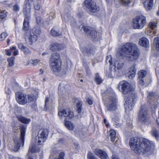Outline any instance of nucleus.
Segmentation results:
<instances>
[{
    "label": "nucleus",
    "instance_id": "obj_40",
    "mask_svg": "<svg viewBox=\"0 0 159 159\" xmlns=\"http://www.w3.org/2000/svg\"><path fill=\"white\" fill-rule=\"evenodd\" d=\"M39 61V60L38 59L35 60L31 59L30 61V63L33 66H36L38 65Z\"/></svg>",
    "mask_w": 159,
    "mask_h": 159
},
{
    "label": "nucleus",
    "instance_id": "obj_14",
    "mask_svg": "<svg viewBox=\"0 0 159 159\" xmlns=\"http://www.w3.org/2000/svg\"><path fill=\"white\" fill-rule=\"evenodd\" d=\"M31 6L30 3L24 2L23 12L25 17L31 18Z\"/></svg>",
    "mask_w": 159,
    "mask_h": 159
},
{
    "label": "nucleus",
    "instance_id": "obj_11",
    "mask_svg": "<svg viewBox=\"0 0 159 159\" xmlns=\"http://www.w3.org/2000/svg\"><path fill=\"white\" fill-rule=\"evenodd\" d=\"M16 98L17 102L20 105H24L27 103L26 95L22 93H16Z\"/></svg>",
    "mask_w": 159,
    "mask_h": 159
},
{
    "label": "nucleus",
    "instance_id": "obj_52",
    "mask_svg": "<svg viewBox=\"0 0 159 159\" xmlns=\"http://www.w3.org/2000/svg\"><path fill=\"white\" fill-rule=\"evenodd\" d=\"M86 102L89 105H92L93 102L92 100L90 98H88L86 99Z\"/></svg>",
    "mask_w": 159,
    "mask_h": 159
},
{
    "label": "nucleus",
    "instance_id": "obj_18",
    "mask_svg": "<svg viewBox=\"0 0 159 159\" xmlns=\"http://www.w3.org/2000/svg\"><path fill=\"white\" fill-rule=\"evenodd\" d=\"M137 45L135 44L130 43H127L124 44L121 48V50L123 52L129 51L133 49L134 47H136Z\"/></svg>",
    "mask_w": 159,
    "mask_h": 159
},
{
    "label": "nucleus",
    "instance_id": "obj_23",
    "mask_svg": "<svg viewBox=\"0 0 159 159\" xmlns=\"http://www.w3.org/2000/svg\"><path fill=\"white\" fill-rule=\"evenodd\" d=\"M17 118L19 121L24 124H28L30 121V119H27L20 115L17 116Z\"/></svg>",
    "mask_w": 159,
    "mask_h": 159
},
{
    "label": "nucleus",
    "instance_id": "obj_35",
    "mask_svg": "<svg viewBox=\"0 0 159 159\" xmlns=\"http://www.w3.org/2000/svg\"><path fill=\"white\" fill-rule=\"evenodd\" d=\"M94 79L95 81L98 84H101L102 82V80L101 78L99 77L98 74H96Z\"/></svg>",
    "mask_w": 159,
    "mask_h": 159
},
{
    "label": "nucleus",
    "instance_id": "obj_2",
    "mask_svg": "<svg viewBox=\"0 0 159 159\" xmlns=\"http://www.w3.org/2000/svg\"><path fill=\"white\" fill-rule=\"evenodd\" d=\"M40 33L41 30L39 26L33 27L31 30L26 31L24 34V38L26 43L30 45H32L37 41Z\"/></svg>",
    "mask_w": 159,
    "mask_h": 159
},
{
    "label": "nucleus",
    "instance_id": "obj_20",
    "mask_svg": "<svg viewBox=\"0 0 159 159\" xmlns=\"http://www.w3.org/2000/svg\"><path fill=\"white\" fill-rule=\"evenodd\" d=\"M18 46L25 54V55H30L31 53V51L27 47L24 46L21 43H19L18 44Z\"/></svg>",
    "mask_w": 159,
    "mask_h": 159
},
{
    "label": "nucleus",
    "instance_id": "obj_49",
    "mask_svg": "<svg viewBox=\"0 0 159 159\" xmlns=\"http://www.w3.org/2000/svg\"><path fill=\"white\" fill-rule=\"evenodd\" d=\"M49 98L48 97H46V99L45 100V107L44 108V110L45 111H46L47 110V103L48 102Z\"/></svg>",
    "mask_w": 159,
    "mask_h": 159
},
{
    "label": "nucleus",
    "instance_id": "obj_22",
    "mask_svg": "<svg viewBox=\"0 0 159 159\" xmlns=\"http://www.w3.org/2000/svg\"><path fill=\"white\" fill-rule=\"evenodd\" d=\"M30 18L25 17L23 24V29L24 30L29 31L28 30L29 27V20Z\"/></svg>",
    "mask_w": 159,
    "mask_h": 159
},
{
    "label": "nucleus",
    "instance_id": "obj_45",
    "mask_svg": "<svg viewBox=\"0 0 159 159\" xmlns=\"http://www.w3.org/2000/svg\"><path fill=\"white\" fill-rule=\"evenodd\" d=\"M7 16V14L5 11H0V18L1 19H4Z\"/></svg>",
    "mask_w": 159,
    "mask_h": 159
},
{
    "label": "nucleus",
    "instance_id": "obj_5",
    "mask_svg": "<svg viewBox=\"0 0 159 159\" xmlns=\"http://www.w3.org/2000/svg\"><path fill=\"white\" fill-rule=\"evenodd\" d=\"M20 139L16 138L14 139V141L15 143L14 150L15 151H17L20 148L21 145L24 146L25 136V133L26 128L23 126H21L20 128Z\"/></svg>",
    "mask_w": 159,
    "mask_h": 159
},
{
    "label": "nucleus",
    "instance_id": "obj_9",
    "mask_svg": "<svg viewBox=\"0 0 159 159\" xmlns=\"http://www.w3.org/2000/svg\"><path fill=\"white\" fill-rule=\"evenodd\" d=\"M125 102L124 105L125 111L127 113L132 110L134 105V99L133 97H130L128 96L124 97Z\"/></svg>",
    "mask_w": 159,
    "mask_h": 159
},
{
    "label": "nucleus",
    "instance_id": "obj_1",
    "mask_svg": "<svg viewBox=\"0 0 159 159\" xmlns=\"http://www.w3.org/2000/svg\"><path fill=\"white\" fill-rule=\"evenodd\" d=\"M149 141L145 138L133 137L130 139L129 145L131 149L137 154L149 151Z\"/></svg>",
    "mask_w": 159,
    "mask_h": 159
},
{
    "label": "nucleus",
    "instance_id": "obj_6",
    "mask_svg": "<svg viewBox=\"0 0 159 159\" xmlns=\"http://www.w3.org/2000/svg\"><path fill=\"white\" fill-rule=\"evenodd\" d=\"M148 108L145 106H143L138 115V121L142 124H145L149 120Z\"/></svg>",
    "mask_w": 159,
    "mask_h": 159
},
{
    "label": "nucleus",
    "instance_id": "obj_60",
    "mask_svg": "<svg viewBox=\"0 0 159 159\" xmlns=\"http://www.w3.org/2000/svg\"><path fill=\"white\" fill-rule=\"evenodd\" d=\"M111 159H119L117 156L114 155L112 157Z\"/></svg>",
    "mask_w": 159,
    "mask_h": 159
},
{
    "label": "nucleus",
    "instance_id": "obj_4",
    "mask_svg": "<svg viewBox=\"0 0 159 159\" xmlns=\"http://www.w3.org/2000/svg\"><path fill=\"white\" fill-rule=\"evenodd\" d=\"M121 87L122 92L124 94L128 96V95H130L133 94L134 91L131 85L128 82L125 81H122L120 82L118 86V88L119 89Z\"/></svg>",
    "mask_w": 159,
    "mask_h": 159
},
{
    "label": "nucleus",
    "instance_id": "obj_32",
    "mask_svg": "<svg viewBox=\"0 0 159 159\" xmlns=\"http://www.w3.org/2000/svg\"><path fill=\"white\" fill-rule=\"evenodd\" d=\"M147 74V72L144 70H141L139 71L138 73L139 79L143 78L145 77Z\"/></svg>",
    "mask_w": 159,
    "mask_h": 159
},
{
    "label": "nucleus",
    "instance_id": "obj_42",
    "mask_svg": "<svg viewBox=\"0 0 159 159\" xmlns=\"http://www.w3.org/2000/svg\"><path fill=\"white\" fill-rule=\"evenodd\" d=\"M155 149V144L153 142L150 141V151H151L152 153H153V152Z\"/></svg>",
    "mask_w": 159,
    "mask_h": 159
},
{
    "label": "nucleus",
    "instance_id": "obj_34",
    "mask_svg": "<svg viewBox=\"0 0 159 159\" xmlns=\"http://www.w3.org/2000/svg\"><path fill=\"white\" fill-rule=\"evenodd\" d=\"M154 46L156 47L157 50H159V37H158L155 38L154 42Z\"/></svg>",
    "mask_w": 159,
    "mask_h": 159
},
{
    "label": "nucleus",
    "instance_id": "obj_7",
    "mask_svg": "<svg viewBox=\"0 0 159 159\" xmlns=\"http://www.w3.org/2000/svg\"><path fill=\"white\" fill-rule=\"evenodd\" d=\"M146 22V17L143 16H139L134 18L133 25L135 29H141L145 25Z\"/></svg>",
    "mask_w": 159,
    "mask_h": 159
},
{
    "label": "nucleus",
    "instance_id": "obj_12",
    "mask_svg": "<svg viewBox=\"0 0 159 159\" xmlns=\"http://www.w3.org/2000/svg\"><path fill=\"white\" fill-rule=\"evenodd\" d=\"M116 102L117 100L115 97H110L106 106L107 110L110 111L115 110L116 108Z\"/></svg>",
    "mask_w": 159,
    "mask_h": 159
},
{
    "label": "nucleus",
    "instance_id": "obj_63",
    "mask_svg": "<svg viewBox=\"0 0 159 159\" xmlns=\"http://www.w3.org/2000/svg\"><path fill=\"white\" fill-rule=\"evenodd\" d=\"M46 54H47V53L46 52H44V53H43L42 54V55L43 56V55H46Z\"/></svg>",
    "mask_w": 159,
    "mask_h": 159
},
{
    "label": "nucleus",
    "instance_id": "obj_16",
    "mask_svg": "<svg viewBox=\"0 0 159 159\" xmlns=\"http://www.w3.org/2000/svg\"><path fill=\"white\" fill-rule=\"evenodd\" d=\"M94 153L101 159H107L108 158L107 152L102 150L96 149L95 150Z\"/></svg>",
    "mask_w": 159,
    "mask_h": 159
},
{
    "label": "nucleus",
    "instance_id": "obj_33",
    "mask_svg": "<svg viewBox=\"0 0 159 159\" xmlns=\"http://www.w3.org/2000/svg\"><path fill=\"white\" fill-rule=\"evenodd\" d=\"M144 7L147 11H149V0H142Z\"/></svg>",
    "mask_w": 159,
    "mask_h": 159
},
{
    "label": "nucleus",
    "instance_id": "obj_43",
    "mask_svg": "<svg viewBox=\"0 0 159 159\" xmlns=\"http://www.w3.org/2000/svg\"><path fill=\"white\" fill-rule=\"evenodd\" d=\"M7 61L9 63V66H12L14 65V58L11 57L7 59Z\"/></svg>",
    "mask_w": 159,
    "mask_h": 159
},
{
    "label": "nucleus",
    "instance_id": "obj_17",
    "mask_svg": "<svg viewBox=\"0 0 159 159\" xmlns=\"http://www.w3.org/2000/svg\"><path fill=\"white\" fill-rule=\"evenodd\" d=\"M135 66L136 65L133 64L129 69V71L128 73V75L130 79H133L135 77L136 71Z\"/></svg>",
    "mask_w": 159,
    "mask_h": 159
},
{
    "label": "nucleus",
    "instance_id": "obj_28",
    "mask_svg": "<svg viewBox=\"0 0 159 159\" xmlns=\"http://www.w3.org/2000/svg\"><path fill=\"white\" fill-rule=\"evenodd\" d=\"M27 103H29L32 101H34L36 100V97L33 94H29L27 96Z\"/></svg>",
    "mask_w": 159,
    "mask_h": 159
},
{
    "label": "nucleus",
    "instance_id": "obj_27",
    "mask_svg": "<svg viewBox=\"0 0 159 159\" xmlns=\"http://www.w3.org/2000/svg\"><path fill=\"white\" fill-rule=\"evenodd\" d=\"M51 35L54 37L58 36L61 34V33L55 28H53L51 30Z\"/></svg>",
    "mask_w": 159,
    "mask_h": 159
},
{
    "label": "nucleus",
    "instance_id": "obj_8",
    "mask_svg": "<svg viewBox=\"0 0 159 159\" xmlns=\"http://www.w3.org/2000/svg\"><path fill=\"white\" fill-rule=\"evenodd\" d=\"M133 49L129 50L126 57L129 61H134L139 57L140 52L137 46L133 47Z\"/></svg>",
    "mask_w": 159,
    "mask_h": 159
},
{
    "label": "nucleus",
    "instance_id": "obj_59",
    "mask_svg": "<svg viewBox=\"0 0 159 159\" xmlns=\"http://www.w3.org/2000/svg\"><path fill=\"white\" fill-rule=\"evenodd\" d=\"M64 20L66 22H68L69 21V20L68 19V16L67 15L65 16L64 18Z\"/></svg>",
    "mask_w": 159,
    "mask_h": 159
},
{
    "label": "nucleus",
    "instance_id": "obj_62",
    "mask_svg": "<svg viewBox=\"0 0 159 159\" xmlns=\"http://www.w3.org/2000/svg\"><path fill=\"white\" fill-rule=\"evenodd\" d=\"M43 73V69H41L40 70V74H42Z\"/></svg>",
    "mask_w": 159,
    "mask_h": 159
},
{
    "label": "nucleus",
    "instance_id": "obj_29",
    "mask_svg": "<svg viewBox=\"0 0 159 159\" xmlns=\"http://www.w3.org/2000/svg\"><path fill=\"white\" fill-rule=\"evenodd\" d=\"M94 5H92L90 7L89 10L92 12H96L99 11V8L97 6L96 3L94 2Z\"/></svg>",
    "mask_w": 159,
    "mask_h": 159
},
{
    "label": "nucleus",
    "instance_id": "obj_25",
    "mask_svg": "<svg viewBox=\"0 0 159 159\" xmlns=\"http://www.w3.org/2000/svg\"><path fill=\"white\" fill-rule=\"evenodd\" d=\"M66 127L69 130H72L75 128V126L73 123L70 121H66L65 123Z\"/></svg>",
    "mask_w": 159,
    "mask_h": 159
},
{
    "label": "nucleus",
    "instance_id": "obj_10",
    "mask_svg": "<svg viewBox=\"0 0 159 159\" xmlns=\"http://www.w3.org/2000/svg\"><path fill=\"white\" fill-rule=\"evenodd\" d=\"M48 132L47 130L44 129H41L39 131L38 136L36 137V140L35 142V143H34L33 144L38 143L39 145H40L43 143L45 142L47 137L48 136Z\"/></svg>",
    "mask_w": 159,
    "mask_h": 159
},
{
    "label": "nucleus",
    "instance_id": "obj_51",
    "mask_svg": "<svg viewBox=\"0 0 159 159\" xmlns=\"http://www.w3.org/2000/svg\"><path fill=\"white\" fill-rule=\"evenodd\" d=\"M34 8L36 10H39L40 8V6L38 3H36L34 6Z\"/></svg>",
    "mask_w": 159,
    "mask_h": 159
},
{
    "label": "nucleus",
    "instance_id": "obj_64",
    "mask_svg": "<svg viewBox=\"0 0 159 159\" xmlns=\"http://www.w3.org/2000/svg\"><path fill=\"white\" fill-rule=\"evenodd\" d=\"M10 40L9 39H8L7 41V44H8L9 43H10Z\"/></svg>",
    "mask_w": 159,
    "mask_h": 159
},
{
    "label": "nucleus",
    "instance_id": "obj_57",
    "mask_svg": "<svg viewBox=\"0 0 159 159\" xmlns=\"http://www.w3.org/2000/svg\"><path fill=\"white\" fill-rule=\"evenodd\" d=\"M36 21L38 24H39L41 22V18L39 16L36 17Z\"/></svg>",
    "mask_w": 159,
    "mask_h": 159
},
{
    "label": "nucleus",
    "instance_id": "obj_48",
    "mask_svg": "<svg viewBox=\"0 0 159 159\" xmlns=\"http://www.w3.org/2000/svg\"><path fill=\"white\" fill-rule=\"evenodd\" d=\"M124 5H127L132 0H119Z\"/></svg>",
    "mask_w": 159,
    "mask_h": 159
},
{
    "label": "nucleus",
    "instance_id": "obj_58",
    "mask_svg": "<svg viewBox=\"0 0 159 159\" xmlns=\"http://www.w3.org/2000/svg\"><path fill=\"white\" fill-rule=\"evenodd\" d=\"M32 107L34 109V110H35L36 109H37V105H36V104L35 103H34V104H33L32 105Z\"/></svg>",
    "mask_w": 159,
    "mask_h": 159
},
{
    "label": "nucleus",
    "instance_id": "obj_47",
    "mask_svg": "<svg viewBox=\"0 0 159 159\" xmlns=\"http://www.w3.org/2000/svg\"><path fill=\"white\" fill-rule=\"evenodd\" d=\"M11 50H14V51L13 52L14 55L16 56L18 54V50L16 49V47L14 46L11 48Z\"/></svg>",
    "mask_w": 159,
    "mask_h": 159
},
{
    "label": "nucleus",
    "instance_id": "obj_36",
    "mask_svg": "<svg viewBox=\"0 0 159 159\" xmlns=\"http://www.w3.org/2000/svg\"><path fill=\"white\" fill-rule=\"evenodd\" d=\"M76 106L77 112L78 113H79L82 111V102L81 101H79L77 103Z\"/></svg>",
    "mask_w": 159,
    "mask_h": 159
},
{
    "label": "nucleus",
    "instance_id": "obj_31",
    "mask_svg": "<svg viewBox=\"0 0 159 159\" xmlns=\"http://www.w3.org/2000/svg\"><path fill=\"white\" fill-rule=\"evenodd\" d=\"M152 135L155 137L156 139H158L159 137V132L155 128H153L151 131Z\"/></svg>",
    "mask_w": 159,
    "mask_h": 159
},
{
    "label": "nucleus",
    "instance_id": "obj_26",
    "mask_svg": "<svg viewBox=\"0 0 159 159\" xmlns=\"http://www.w3.org/2000/svg\"><path fill=\"white\" fill-rule=\"evenodd\" d=\"M94 2L92 0H85L84 2V6L86 7L88 9L91 5H94Z\"/></svg>",
    "mask_w": 159,
    "mask_h": 159
},
{
    "label": "nucleus",
    "instance_id": "obj_15",
    "mask_svg": "<svg viewBox=\"0 0 159 159\" xmlns=\"http://www.w3.org/2000/svg\"><path fill=\"white\" fill-rule=\"evenodd\" d=\"M35 144L31 145L30 147L28 152L27 155V159H37L36 156L34 155L31 154L32 153L38 152V151L36 148Z\"/></svg>",
    "mask_w": 159,
    "mask_h": 159
},
{
    "label": "nucleus",
    "instance_id": "obj_37",
    "mask_svg": "<svg viewBox=\"0 0 159 159\" xmlns=\"http://www.w3.org/2000/svg\"><path fill=\"white\" fill-rule=\"evenodd\" d=\"M88 34H89L92 38H94L97 36V33L96 31L92 28Z\"/></svg>",
    "mask_w": 159,
    "mask_h": 159
},
{
    "label": "nucleus",
    "instance_id": "obj_61",
    "mask_svg": "<svg viewBox=\"0 0 159 159\" xmlns=\"http://www.w3.org/2000/svg\"><path fill=\"white\" fill-rule=\"evenodd\" d=\"M104 122L106 124V126L107 127H108V126H109V125L108 124L106 123H107V120H106V119H104Z\"/></svg>",
    "mask_w": 159,
    "mask_h": 159
},
{
    "label": "nucleus",
    "instance_id": "obj_39",
    "mask_svg": "<svg viewBox=\"0 0 159 159\" xmlns=\"http://www.w3.org/2000/svg\"><path fill=\"white\" fill-rule=\"evenodd\" d=\"M92 29L89 27L85 26H83L82 28V29H83L84 32L88 34L90 32Z\"/></svg>",
    "mask_w": 159,
    "mask_h": 159
},
{
    "label": "nucleus",
    "instance_id": "obj_41",
    "mask_svg": "<svg viewBox=\"0 0 159 159\" xmlns=\"http://www.w3.org/2000/svg\"><path fill=\"white\" fill-rule=\"evenodd\" d=\"M106 61H108L111 66H112V57L111 55L107 56L106 57Z\"/></svg>",
    "mask_w": 159,
    "mask_h": 159
},
{
    "label": "nucleus",
    "instance_id": "obj_3",
    "mask_svg": "<svg viewBox=\"0 0 159 159\" xmlns=\"http://www.w3.org/2000/svg\"><path fill=\"white\" fill-rule=\"evenodd\" d=\"M51 69L55 72H59L61 69V61L59 54L57 53L52 54L50 59Z\"/></svg>",
    "mask_w": 159,
    "mask_h": 159
},
{
    "label": "nucleus",
    "instance_id": "obj_46",
    "mask_svg": "<svg viewBox=\"0 0 159 159\" xmlns=\"http://www.w3.org/2000/svg\"><path fill=\"white\" fill-rule=\"evenodd\" d=\"M20 9V7L19 5L17 4H16L14 5L13 7V10L15 12L18 11Z\"/></svg>",
    "mask_w": 159,
    "mask_h": 159
},
{
    "label": "nucleus",
    "instance_id": "obj_53",
    "mask_svg": "<svg viewBox=\"0 0 159 159\" xmlns=\"http://www.w3.org/2000/svg\"><path fill=\"white\" fill-rule=\"evenodd\" d=\"M124 64L122 63H118L117 66V68L118 70L120 69L123 66Z\"/></svg>",
    "mask_w": 159,
    "mask_h": 159
},
{
    "label": "nucleus",
    "instance_id": "obj_13",
    "mask_svg": "<svg viewBox=\"0 0 159 159\" xmlns=\"http://www.w3.org/2000/svg\"><path fill=\"white\" fill-rule=\"evenodd\" d=\"M58 115L62 117L63 116L67 119L70 120L73 117L74 114L73 112L69 109L63 110L58 112Z\"/></svg>",
    "mask_w": 159,
    "mask_h": 159
},
{
    "label": "nucleus",
    "instance_id": "obj_19",
    "mask_svg": "<svg viewBox=\"0 0 159 159\" xmlns=\"http://www.w3.org/2000/svg\"><path fill=\"white\" fill-rule=\"evenodd\" d=\"M64 47L62 44H59L57 43H53L50 46V49L53 52L60 51Z\"/></svg>",
    "mask_w": 159,
    "mask_h": 159
},
{
    "label": "nucleus",
    "instance_id": "obj_30",
    "mask_svg": "<svg viewBox=\"0 0 159 159\" xmlns=\"http://www.w3.org/2000/svg\"><path fill=\"white\" fill-rule=\"evenodd\" d=\"M109 133L111 141L112 142L114 141L115 140L116 135L115 131L113 130H111L109 131Z\"/></svg>",
    "mask_w": 159,
    "mask_h": 159
},
{
    "label": "nucleus",
    "instance_id": "obj_55",
    "mask_svg": "<svg viewBox=\"0 0 159 159\" xmlns=\"http://www.w3.org/2000/svg\"><path fill=\"white\" fill-rule=\"evenodd\" d=\"M153 1L154 0H150V10L153 8L154 5Z\"/></svg>",
    "mask_w": 159,
    "mask_h": 159
},
{
    "label": "nucleus",
    "instance_id": "obj_54",
    "mask_svg": "<svg viewBox=\"0 0 159 159\" xmlns=\"http://www.w3.org/2000/svg\"><path fill=\"white\" fill-rule=\"evenodd\" d=\"M11 48L10 49H9L5 50V51L6 52V54L7 56H10L11 54Z\"/></svg>",
    "mask_w": 159,
    "mask_h": 159
},
{
    "label": "nucleus",
    "instance_id": "obj_44",
    "mask_svg": "<svg viewBox=\"0 0 159 159\" xmlns=\"http://www.w3.org/2000/svg\"><path fill=\"white\" fill-rule=\"evenodd\" d=\"M7 34L5 32L2 33L0 35V40L2 41L5 39L7 37Z\"/></svg>",
    "mask_w": 159,
    "mask_h": 159
},
{
    "label": "nucleus",
    "instance_id": "obj_24",
    "mask_svg": "<svg viewBox=\"0 0 159 159\" xmlns=\"http://www.w3.org/2000/svg\"><path fill=\"white\" fill-rule=\"evenodd\" d=\"M120 119L119 117H115L112 118V120L114 122V126L116 127H120L122 123V122H119Z\"/></svg>",
    "mask_w": 159,
    "mask_h": 159
},
{
    "label": "nucleus",
    "instance_id": "obj_38",
    "mask_svg": "<svg viewBox=\"0 0 159 159\" xmlns=\"http://www.w3.org/2000/svg\"><path fill=\"white\" fill-rule=\"evenodd\" d=\"M157 23L154 22H151L150 23V28H151L152 30H154L153 33H155V30L157 27Z\"/></svg>",
    "mask_w": 159,
    "mask_h": 159
},
{
    "label": "nucleus",
    "instance_id": "obj_21",
    "mask_svg": "<svg viewBox=\"0 0 159 159\" xmlns=\"http://www.w3.org/2000/svg\"><path fill=\"white\" fill-rule=\"evenodd\" d=\"M149 41L148 39L145 38H142L139 39V45L144 48H147L148 45Z\"/></svg>",
    "mask_w": 159,
    "mask_h": 159
},
{
    "label": "nucleus",
    "instance_id": "obj_50",
    "mask_svg": "<svg viewBox=\"0 0 159 159\" xmlns=\"http://www.w3.org/2000/svg\"><path fill=\"white\" fill-rule=\"evenodd\" d=\"M139 84L141 85H143L144 84V82L143 78L139 79L138 78Z\"/></svg>",
    "mask_w": 159,
    "mask_h": 159
},
{
    "label": "nucleus",
    "instance_id": "obj_56",
    "mask_svg": "<svg viewBox=\"0 0 159 159\" xmlns=\"http://www.w3.org/2000/svg\"><path fill=\"white\" fill-rule=\"evenodd\" d=\"M128 121L127 122V125L129 127V128H132V121H130L129 122V124H128Z\"/></svg>",
    "mask_w": 159,
    "mask_h": 159
}]
</instances>
